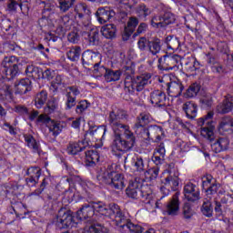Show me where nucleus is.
Returning a JSON list of instances; mask_svg holds the SVG:
<instances>
[{
  "mask_svg": "<svg viewBox=\"0 0 233 233\" xmlns=\"http://www.w3.org/2000/svg\"><path fill=\"white\" fill-rule=\"evenodd\" d=\"M196 212L194 209H192V207H190V204L185 203L182 208V216L184 219H192V216H194Z\"/></svg>",
  "mask_w": 233,
  "mask_h": 233,
  "instance_id": "de8ad7c7",
  "label": "nucleus"
},
{
  "mask_svg": "<svg viewBox=\"0 0 233 233\" xmlns=\"http://www.w3.org/2000/svg\"><path fill=\"white\" fill-rule=\"evenodd\" d=\"M82 233H110V229L103 224L96 223L89 227H86Z\"/></svg>",
  "mask_w": 233,
  "mask_h": 233,
  "instance_id": "c756f323",
  "label": "nucleus"
},
{
  "mask_svg": "<svg viewBox=\"0 0 233 233\" xmlns=\"http://www.w3.org/2000/svg\"><path fill=\"white\" fill-rule=\"evenodd\" d=\"M146 174H148L149 179L154 181V179H157V176H159V168L153 167L151 169H147Z\"/></svg>",
  "mask_w": 233,
  "mask_h": 233,
  "instance_id": "69168bd1",
  "label": "nucleus"
},
{
  "mask_svg": "<svg viewBox=\"0 0 233 233\" xmlns=\"http://www.w3.org/2000/svg\"><path fill=\"white\" fill-rule=\"evenodd\" d=\"M200 103L205 108H210L212 106V104L214 103V100L212 98V95H207L204 96L201 100Z\"/></svg>",
  "mask_w": 233,
  "mask_h": 233,
  "instance_id": "680f3d73",
  "label": "nucleus"
},
{
  "mask_svg": "<svg viewBox=\"0 0 233 233\" xmlns=\"http://www.w3.org/2000/svg\"><path fill=\"white\" fill-rule=\"evenodd\" d=\"M183 110L188 119H196L198 116V105L193 102H186L183 105Z\"/></svg>",
  "mask_w": 233,
  "mask_h": 233,
  "instance_id": "bb28decb",
  "label": "nucleus"
},
{
  "mask_svg": "<svg viewBox=\"0 0 233 233\" xmlns=\"http://www.w3.org/2000/svg\"><path fill=\"white\" fill-rule=\"evenodd\" d=\"M219 187H221V185L218 183H213L208 187H205V188H203V190H205L207 194L208 199H212V196H214V194H218Z\"/></svg>",
  "mask_w": 233,
  "mask_h": 233,
  "instance_id": "09e8293b",
  "label": "nucleus"
},
{
  "mask_svg": "<svg viewBox=\"0 0 233 233\" xmlns=\"http://www.w3.org/2000/svg\"><path fill=\"white\" fill-rule=\"evenodd\" d=\"M151 25L153 28H163V15H155L151 18Z\"/></svg>",
  "mask_w": 233,
  "mask_h": 233,
  "instance_id": "5fc2aeb1",
  "label": "nucleus"
},
{
  "mask_svg": "<svg viewBox=\"0 0 233 233\" xmlns=\"http://www.w3.org/2000/svg\"><path fill=\"white\" fill-rule=\"evenodd\" d=\"M233 102L232 98H226L222 103L217 106V112L218 114H228V112H232Z\"/></svg>",
  "mask_w": 233,
  "mask_h": 233,
  "instance_id": "7c9ffc66",
  "label": "nucleus"
},
{
  "mask_svg": "<svg viewBox=\"0 0 233 233\" xmlns=\"http://www.w3.org/2000/svg\"><path fill=\"white\" fill-rule=\"evenodd\" d=\"M61 85H63V76L58 75L51 82V86L54 88L55 92H57V90H59V86H61Z\"/></svg>",
  "mask_w": 233,
  "mask_h": 233,
  "instance_id": "e2e57ef3",
  "label": "nucleus"
},
{
  "mask_svg": "<svg viewBox=\"0 0 233 233\" xmlns=\"http://www.w3.org/2000/svg\"><path fill=\"white\" fill-rule=\"evenodd\" d=\"M176 23V16L171 12H165L162 15V28L168 26V25H173Z\"/></svg>",
  "mask_w": 233,
  "mask_h": 233,
  "instance_id": "37998d69",
  "label": "nucleus"
},
{
  "mask_svg": "<svg viewBox=\"0 0 233 233\" xmlns=\"http://www.w3.org/2000/svg\"><path fill=\"white\" fill-rule=\"evenodd\" d=\"M184 196L191 203H198L201 199L199 189L192 182H188L184 186Z\"/></svg>",
  "mask_w": 233,
  "mask_h": 233,
  "instance_id": "f3484780",
  "label": "nucleus"
},
{
  "mask_svg": "<svg viewBox=\"0 0 233 233\" xmlns=\"http://www.w3.org/2000/svg\"><path fill=\"white\" fill-rule=\"evenodd\" d=\"M115 225L118 232H127V230H129L131 233H143L144 230L143 227L132 223L130 218H128L123 211L120 216L116 218Z\"/></svg>",
  "mask_w": 233,
  "mask_h": 233,
  "instance_id": "1a4fd4ad",
  "label": "nucleus"
},
{
  "mask_svg": "<svg viewBox=\"0 0 233 233\" xmlns=\"http://www.w3.org/2000/svg\"><path fill=\"white\" fill-rule=\"evenodd\" d=\"M201 212L206 218H212V214L214 213V208L212 207V202L208 198H207L201 207Z\"/></svg>",
  "mask_w": 233,
  "mask_h": 233,
  "instance_id": "58836bf2",
  "label": "nucleus"
},
{
  "mask_svg": "<svg viewBox=\"0 0 233 233\" xmlns=\"http://www.w3.org/2000/svg\"><path fill=\"white\" fill-rule=\"evenodd\" d=\"M25 141L27 143L29 148H32L34 152L39 154V143L32 135H25Z\"/></svg>",
  "mask_w": 233,
  "mask_h": 233,
  "instance_id": "ea45409f",
  "label": "nucleus"
},
{
  "mask_svg": "<svg viewBox=\"0 0 233 233\" xmlns=\"http://www.w3.org/2000/svg\"><path fill=\"white\" fill-rule=\"evenodd\" d=\"M97 179L106 185H109L115 190H123L125 188V177L116 172L114 165H108L106 171L97 176Z\"/></svg>",
  "mask_w": 233,
  "mask_h": 233,
  "instance_id": "39448f33",
  "label": "nucleus"
},
{
  "mask_svg": "<svg viewBox=\"0 0 233 233\" xmlns=\"http://www.w3.org/2000/svg\"><path fill=\"white\" fill-rule=\"evenodd\" d=\"M17 6H20V10L23 14H25V12H28L27 5L23 6V4H19V3L15 2V0H8L7 1V10L9 12H15L17 10Z\"/></svg>",
  "mask_w": 233,
  "mask_h": 233,
  "instance_id": "4c0bfd02",
  "label": "nucleus"
},
{
  "mask_svg": "<svg viewBox=\"0 0 233 233\" xmlns=\"http://www.w3.org/2000/svg\"><path fill=\"white\" fill-rule=\"evenodd\" d=\"M165 213L167 216H177L179 214V192H176L167 202Z\"/></svg>",
  "mask_w": 233,
  "mask_h": 233,
  "instance_id": "6ab92c4d",
  "label": "nucleus"
},
{
  "mask_svg": "<svg viewBox=\"0 0 233 233\" xmlns=\"http://www.w3.org/2000/svg\"><path fill=\"white\" fill-rule=\"evenodd\" d=\"M26 175L29 176V177H33L35 179L39 180V177H41V168L30 167L27 169Z\"/></svg>",
  "mask_w": 233,
  "mask_h": 233,
  "instance_id": "4d7b16f0",
  "label": "nucleus"
},
{
  "mask_svg": "<svg viewBox=\"0 0 233 233\" xmlns=\"http://www.w3.org/2000/svg\"><path fill=\"white\" fill-rule=\"evenodd\" d=\"M66 110H72V108H74V106L76 105V96H72L71 92H66Z\"/></svg>",
  "mask_w": 233,
  "mask_h": 233,
  "instance_id": "3c124183",
  "label": "nucleus"
},
{
  "mask_svg": "<svg viewBox=\"0 0 233 233\" xmlns=\"http://www.w3.org/2000/svg\"><path fill=\"white\" fill-rule=\"evenodd\" d=\"M54 223L57 228L62 230V228H72L76 225V220H74V216L72 211L66 208H60L56 218L54 219Z\"/></svg>",
  "mask_w": 233,
  "mask_h": 233,
  "instance_id": "9d476101",
  "label": "nucleus"
},
{
  "mask_svg": "<svg viewBox=\"0 0 233 233\" xmlns=\"http://www.w3.org/2000/svg\"><path fill=\"white\" fill-rule=\"evenodd\" d=\"M76 0H58V8L63 14H66L71 6H74Z\"/></svg>",
  "mask_w": 233,
  "mask_h": 233,
  "instance_id": "79ce46f5",
  "label": "nucleus"
},
{
  "mask_svg": "<svg viewBox=\"0 0 233 233\" xmlns=\"http://www.w3.org/2000/svg\"><path fill=\"white\" fill-rule=\"evenodd\" d=\"M57 110V101H56V98H52L47 101L44 112L45 114H54Z\"/></svg>",
  "mask_w": 233,
  "mask_h": 233,
  "instance_id": "49530a36",
  "label": "nucleus"
},
{
  "mask_svg": "<svg viewBox=\"0 0 233 233\" xmlns=\"http://www.w3.org/2000/svg\"><path fill=\"white\" fill-rule=\"evenodd\" d=\"M90 106V103L86 100H82L76 105V114H83Z\"/></svg>",
  "mask_w": 233,
  "mask_h": 233,
  "instance_id": "13d9d810",
  "label": "nucleus"
},
{
  "mask_svg": "<svg viewBox=\"0 0 233 233\" xmlns=\"http://www.w3.org/2000/svg\"><path fill=\"white\" fill-rule=\"evenodd\" d=\"M96 57H97L96 55H95L94 52H92V50H86L82 54V63L84 65V66H94L96 63H94V59H96Z\"/></svg>",
  "mask_w": 233,
  "mask_h": 233,
  "instance_id": "473e14b6",
  "label": "nucleus"
},
{
  "mask_svg": "<svg viewBox=\"0 0 233 233\" xmlns=\"http://www.w3.org/2000/svg\"><path fill=\"white\" fill-rule=\"evenodd\" d=\"M123 70L125 72V90L129 94H134V92H143V90H145V86L148 85V82L152 78L150 74L134 76L136 70H134L132 66H127Z\"/></svg>",
  "mask_w": 233,
  "mask_h": 233,
  "instance_id": "f257e3e1",
  "label": "nucleus"
},
{
  "mask_svg": "<svg viewBox=\"0 0 233 233\" xmlns=\"http://www.w3.org/2000/svg\"><path fill=\"white\" fill-rule=\"evenodd\" d=\"M132 167L135 174L147 175L148 169V163L141 157H136L133 158Z\"/></svg>",
  "mask_w": 233,
  "mask_h": 233,
  "instance_id": "4be33fe9",
  "label": "nucleus"
},
{
  "mask_svg": "<svg viewBox=\"0 0 233 233\" xmlns=\"http://www.w3.org/2000/svg\"><path fill=\"white\" fill-rule=\"evenodd\" d=\"M106 132V127L100 126L98 127H96L95 129H89L87 134L91 136V137H94L96 141L103 139L105 137V134Z\"/></svg>",
  "mask_w": 233,
  "mask_h": 233,
  "instance_id": "72a5a7b5",
  "label": "nucleus"
},
{
  "mask_svg": "<svg viewBox=\"0 0 233 233\" xmlns=\"http://www.w3.org/2000/svg\"><path fill=\"white\" fill-rule=\"evenodd\" d=\"M96 214L94 201L87 202L76 211V218L80 220L88 219Z\"/></svg>",
  "mask_w": 233,
  "mask_h": 233,
  "instance_id": "a211bd4d",
  "label": "nucleus"
},
{
  "mask_svg": "<svg viewBox=\"0 0 233 233\" xmlns=\"http://www.w3.org/2000/svg\"><path fill=\"white\" fill-rule=\"evenodd\" d=\"M95 15L100 25H105L116 17V11L110 6L98 7Z\"/></svg>",
  "mask_w": 233,
  "mask_h": 233,
  "instance_id": "dca6fc26",
  "label": "nucleus"
},
{
  "mask_svg": "<svg viewBox=\"0 0 233 233\" xmlns=\"http://www.w3.org/2000/svg\"><path fill=\"white\" fill-rule=\"evenodd\" d=\"M134 145H136V136L130 131V127H128V125L115 134L113 150L128 152L134 148Z\"/></svg>",
  "mask_w": 233,
  "mask_h": 233,
  "instance_id": "20e7f679",
  "label": "nucleus"
},
{
  "mask_svg": "<svg viewBox=\"0 0 233 233\" xmlns=\"http://www.w3.org/2000/svg\"><path fill=\"white\" fill-rule=\"evenodd\" d=\"M166 43L170 48H177L179 46V40L174 37V35H168L166 37Z\"/></svg>",
  "mask_w": 233,
  "mask_h": 233,
  "instance_id": "052dcab7",
  "label": "nucleus"
},
{
  "mask_svg": "<svg viewBox=\"0 0 233 233\" xmlns=\"http://www.w3.org/2000/svg\"><path fill=\"white\" fill-rule=\"evenodd\" d=\"M162 183L165 187H171V188H174V187L179 186V177H177V176H167L162 180Z\"/></svg>",
  "mask_w": 233,
  "mask_h": 233,
  "instance_id": "c03bdc74",
  "label": "nucleus"
},
{
  "mask_svg": "<svg viewBox=\"0 0 233 233\" xmlns=\"http://www.w3.org/2000/svg\"><path fill=\"white\" fill-rule=\"evenodd\" d=\"M66 56L70 61H78L81 56V47H72L69 51H67Z\"/></svg>",
  "mask_w": 233,
  "mask_h": 233,
  "instance_id": "a18cd8bd",
  "label": "nucleus"
},
{
  "mask_svg": "<svg viewBox=\"0 0 233 233\" xmlns=\"http://www.w3.org/2000/svg\"><path fill=\"white\" fill-rule=\"evenodd\" d=\"M93 73L96 74V76H104L106 74V68L103 66H101V62L95 63L93 66Z\"/></svg>",
  "mask_w": 233,
  "mask_h": 233,
  "instance_id": "6e6d98bb",
  "label": "nucleus"
},
{
  "mask_svg": "<svg viewBox=\"0 0 233 233\" xmlns=\"http://www.w3.org/2000/svg\"><path fill=\"white\" fill-rule=\"evenodd\" d=\"M150 102L155 106H167V94L161 90H155L150 94Z\"/></svg>",
  "mask_w": 233,
  "mask_h": 233,
  "instance_id": "412c9836",
  "label": "nucleus"
},
{
  "mask_svg": "<svg viewBox=\"0 0 233 233\" xmlns=\"http://www.w3.org/2000/svg\"><path fill=\"white\" fill-rule=\"evenodd\" d=\"M19 60L15 56L5 57L2 62V71L0 75L3 79L12 81L15 77L19 76Z\"/></svg>",
  "mask_w": 233,
  "mask_h": 233,
  "instance_id": "0eeeda50",
  "label": "nucleus"
},
{
  "mask_svg": "<svg viewBox=\"0 0 233 233\" xmlns=\"http://www.w3.org/2000/svg\"><path fill=\"white\" fill-rule=\"evenodd\" d=\"M213 141L211 144V149L215 154H219V152H223L228 148V139L225 137H220L216 140H214V135H213V139L210 140Z\"/></svg>",
  "mask_w": 233,
  "mask_h": 233,
  "instance_id": "b1692460",
  "label": "nucleus"
},
{
  "mask_svg": "<svg viewBox=\"0 0 233 233\" xmlns=\"http://www.w3.org/2000/svg\"><path fill=\"white\" fill-rule=\"evenodd\" d=\"M54 76H56V73L52 69H46L45 71L42 70V79H47L50 81L51 79H54Z\"/></svg>",
  "mask_w": 233,
  "mask_h": 233,
  "instance_id": "338daca9",
  "label": "nucleus"
},
{
  "mask_svg": "<svg viewBox=\"0 0 233 233\" xmlns=\"http://www.w3.org/2000/svg\"><path fill=\"white\" fill-rule=\"evenodd\" d=\"M76 13L78 18V30L88 28V26L92 25V22H90V16L88 15H85V13H80L79 11H76Z\"/></svg>",
  "mask_w": 233,
  "mask_h": 233,
  "instance_id": "c85d7f7f",
  "label": "nucleus"
},
{
  "mask_svg": "<svg viewBox=\"0 0 233 233\" xmlns=\"http://www.w3.org/2000/svg\"><path fill=\"white\" fill-rule=\"evenodd\" d=\"M46 101H48V92L45 90L38 92L35 96V106L36 108H43Z\"/></svg>",
  "mask_w": 233,
  "mask_h": 233,
  "instance_id": "2f4dec72",
  "label": "nucleus"
},
{
  "mask_svg": "<svg viewBox=\"0 0 233 233\" xmlns=\"http://www.w3.org/2000/svg\"><path fill=\"white\" fill-rule=\"evenodd\" d=\"M75 12H80L81 14H86V15H88V14H90V9H88V6H86V4H80L76 6Z\"/></svg>",
  "mask_w": 233,
  "mask_h": 233,
  "instance_id": "774afa93",
  "label": "nucleus"
},
{
  "mask_svg": "<svg viewBox=\"0 0 233 233\" xmlns=\"http://www.w3.org/2000/svg\"><path fill=\"white\" fill-rule=\"evenodd\" d=\"M104 77L106 83H112V81H119V79L121 78V71L107 69L106 71V74L104 75Z\"/></svg>",
  "mask_w": 233,
  "mask_h": 233,
  "instance_id": "e433bc0d",
  "label": "nucleus"
},
{
  "mask_svg": "<svg viewBox=\"0 0 233 233\" xmlns=\"http://www.w3.org/2000/svg\"><path fill=\"white\" fill-rule=\"evenodd\" d=\"M139 25V20L136 17H131L127 22V26L124 29V34L122 35L123 41H128L130 35L134 34L136 26Z\"/></svg>",
  "mask_w": 233,
  "mask_h": 233,
  "instance_id": "393cba45",
  "label": "nucleus"
},
{
  "mask_svg": "<svg viewBox=\"0 0 233 233\" xmlns=\"http://www.w3.org/2000/svg\"><path fill=\"white\" fill-rule=\"evenodd\" d=\"M185 68L187 72H196L199 68V62L196 58H193L186 62Z\"/></svg>",
  "mask_w": 233,
  "mask_h": 233,
  "instance_id": "603ef678",
  "label": "nucleus"
},
{
  "mask_svg": "<svg viewBox=\"0 0 233 233\" xmlns=\"http://www.w3.org/2000/svg\"><path fill=\"white\" fill-rule=\"evenodd\" d=\"M108 121L116 135L122 128H127L126 123L128 121V113L121 109L117 110L116 113L112 111L109 113Z\"/></svg>",
  "mask_w": 233,
  "mask_h": 233,
  "instance_id": "6e6552de",
  "label": "nucleus"
},
{
  "mask_svg": "<svg viewBox=\"0 0 233 233\" xmlns=\"http://www.w3.org/2000/svg\"><path fill=\"white\" fill-rule=\"evenodd\" d=\"M181 56L178 55H165L158 59L159 70H179Z\"/></svg>",
  "mask_w": 233,
  "mask_h": 233,
  "instance_id": "f8f14e48",
  "label": "nucleus"
},
{
  "mask_svg": "<svg viewBox=\"0 0 233 233\" xmlns=\"http://www.w3.org/2000/svg\"><path fill=\"white\" fill-rule=\"evenodd\" d=\"M15 94H19L20 96H25L28 92H32V80L30 78H22L15 82Z\"/></svg>",
  "mask_w": 233,
  "mask_h": 233,
  "instance_id": "aec40b11",
  "label": "nucleus"
},
{
  "mask_svg": "<svg viewBox=\"0 0 233 233\" xmlns=\"http://www.w3.org/2000/svg\"><path fill=\"white\" fill-rule=\"evenodd\" d=\"M201 90V86L198 83H194L191 86H188V88L184 93V97L186 99H190L192 97H196L198 94H199V91Z\"/></svg>",
  "mask_w": 233,
  "mask_h": 233,
  "instance_id": "c9c22d12",
  "label": "nucleus"
},
{
  "mask_svg": "<svg viewBox=\"0 0 233 233\" xmlns=\"http://www.w3.org/2000/svg\"><path fill=\"white\" fill-rule=\"evenodd\" d=\"M167 94H173L174 97H179L181 94H183V90H185V86L181 82H169L166 83Z\"/></svg>",
  "mask_w": 233,
  "mask_h": 233,
  "instance_id": "a878e982",
  "label": "nucleus"
},
{
  "mask_svg": "<svg viewBox=\"0 0 233 233\" xmlns=\"http://www.w3.org/2000/svg\"><path fill=\"white\" fill-rule=\"evenodd\" d=\"M101 34L106 39H115L117 27L114 24L106 25L101 28Z\"/></svg>",
  "mask_w": 233,
  "mask_h": 233,
  "instance_id": "cd10ccee",
  "label": "nucleus"
},
{
  "mask_svg": "<svg viewBox=\"0 0 233 233\" xmlns=\"http://www.w3.org/2000/svg\"><path fill=\"white\" fill-rule=\"evenodd\" d=\"M94 207H95V212H97V214H100L101 216H105L106 218H109L110 219H113L114 225H116V220L119 216H121V213L123 212L121 210V208L117 204H109L106 205L103 201H94Z\"/></svg>",
  "mask_w": 233,
  "mask_h": 233,
  "instance_id": "423d86ee",
  "label": "nucleus"
},
{
  "mask_svg": "<svg viewBox=\"0 0 233 233\" xmlns=\"http://www.w3.org/2000/svg\"><path fill=\"white\" fill-rule=\"evenodd\" d=\"M66 152L70 156H81L84 152L86 159V167H96V163L99 162V153L96 150H86L85 141L69 142L66 147Z\"/></svg>",
  "mask_w": 233,
  "mask_h": 233,
  "instance_id": "7ed1b4c3",
  "label": "nucleus"
},
{
  "mask_svg": "<svg viewBox=\"0 0 233 233\" xmlns=\"http://www.w3.org/2000/svg\"><path fill=\"white\" fill-rule=\"evenodd\" d=\"M3 99H5L6 101H12L14 99V93H12V87L8 85H6L4 87V93L2 94Z\"/></svg>",
  "mask_w": 233,
  "mask_h": 233,
  "instance_id": "bf43d9fd",
  "label": "nucleus"
},
{
  "mask_svg": "<svg viewBox=\"0 0 233 233\" xmlns=\"http://www.w3.org/2000/svg\"><path fill=\"white\" fill-rule=\"evenodd\" d=\"M141 134L142 137L147 141H154V143H159V141L165 137L163 127L159 126H149L146 127Z\"/></svg>",
  "mask_w": 233,
  "mask_h": 233,
  "instance_id": "ddd939ff",
  "label": "nucleus"
},
{
  "mask_svg": "<svg viewBox=\"0 0 233 233\" xmlns=\"http://www.w3.org/2000/svg\"><path fill=\"white\" fill-rule=\"evenodd\" d=\"M212 117H214V113L208 112L204 117L198 120V127H201V136L209 141L214 139V126L210 120Z\"/></svg>",
  "mask_w": 233,
  "mask_h": 233,
  "instance_id": "9b49d317",
  "label": "nucleus"
},
{
  "mask_svg": "<svg viewBox=\"0 0 233 233\" xmlns=\"http://www.w3.org/2000/svg\"><path fill=\"white\" fill-rule=\"evenodd\" d=\"M145 178L136 177L129 182L126 189L127 196L131 199H140L148 205L152 204V188L148 185H144Z\"/></svg>",
  "mask_w": 233,
  "mask_h": 233,
  "instance_id": "f03ea898",
  "label": "nucleus"
},
{
  "mask_svg": "<svg viewBox=\"0 0 233 233\" xmlns=\"http://www.w3.org/2000/svg\"><path fill=\"white\" fill-rule=\"evenodd\" d=\"M148 48L149 52H151L153 56L159 54V52L161 51V40L159 38H155L149 41Z\"/></svg>",
  "mask_w": 233,
  "mask_h": 233,
  "instance_id": "a19ab883",
  "label": "nucleus"
},
{
  "mask_svg": "<svg viewBox=\"0 0 233 233\" xmlns=\"http://www.w3.org/2000/svg\"><path fill=\"white\" fill-rule=\"evenodd\" d=\"M150 114L145 112L141 113L138 117H137V121L134 126L135 132L137 134L146 130L147 127H145L147 126L148 123H150Z\"/></svg>",
  "mask_w": 233,
  "mask_h": 233,
  "instance_id": "5701e85b",
  "label": "nucleus"
},
{
  "mask_svg": "<svg viewBox=\"0 0 233 233\" xmlns=\"http://www.w3.org/2000/svg\"><path fill=\"white\" fill-rule=\"evenodd\" d=\"M25 74L28 77H33L34 79H42L43 69L35 66H27Z\"/></svg>",
  "mask_w": 233,
  "mask_h": 233,
  "instance_id": "f704fd0d",
  "label": "nucleus"
},
{
  "mask_svg": "<svg viewBox=\"0 0 233 233\" xmlns=\"http://www.w3.org/2000/svg\"><path fill=\"white\" fill-rule=\"evenodd\" d=\"M78 32L87 39L89 45L93 46L99 45V29L94 27V25H91L84 29H78Z\"/></svg>",
  "mask_w": 233,
  "mask_h": 233,
  "instance_id": "2eb2a0df",
  "label": "nucleus"
},
{
  "mask_svg": "<svg viewBox=\"0 0 233 233\" xmlns=\"http://www.w3.org/2000/svg\"><path fill=\"white\" fill-rule=\"evenodd\" d=\"M233 127V119L230 116H225L221 119L219 123V128L222 130H230Z\"/></svg>",
  "mask_w": 233,
  "mask_h": 233,
  "instance_id": "8fccbe9b",
  "label": "nucleus"
},
{
  "mask_svg": "<svg viewBox=\"0 0 233 233\" xmlns=\"http://www.w3.org/2000/svg\"><path fill=\"white\" fill-rule=\"evenodd\" d=\"M137 13L138 14L139 17L145 18L147 17V15H150L152 11L145 4H142L137 6Z\"/></svg>",
  "mask_w": 233,
  "mask_h": 233,
  "instance_id": "864d4df0",
  "label": "nucleus"
},
{
  "mask_svg": "<svg viewBox=\"0 0 233 233\" xmlns=\"http://www.w3.org/2000/svg\"><path fill=\"white\" fill-rule=\"evenodd\" d=\"M48 116L50 115L46 113L39 115L37 122L42 123V125H46V127L49 128V132L56 137V136H59L60 132H63V125L56 120H52Z\"/></svg>",
  "mask_w": 233,
  "mask_h": 233,
  "instance_id": "4468645a",
  "label": "nucleus"
},
{
  "mask_svg": "<svg viewBox=\"0 0 233 233\" xmlns=\"http://www.w3.org/2000/svg\"><path fill=\"white\" fill-rule=\"evenodd\" d=\"M1 196H8V194H14V187L12 185H3L0 187Z\"/></svg>",
  "mask_w": 233,
  "mask_h": 233,
  "instance_id": "0e129e2a",
  "label": "nucleus"
}]
</instances>
